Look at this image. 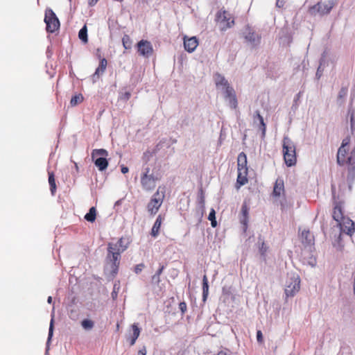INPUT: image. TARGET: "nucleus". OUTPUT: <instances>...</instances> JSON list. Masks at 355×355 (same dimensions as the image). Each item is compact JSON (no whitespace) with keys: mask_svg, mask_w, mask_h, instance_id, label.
<instances>
[{"mask_svg":"<svg viewBox=\"0 0 355 355\" xmlns=\"http://www.w3.org/2000/svg\"><path fill=\"white\" fill-rule=\"evenodd\" d=\"M96 210L94 207H91L89 209V211L86 215L85 216V220H87L89 222H94L96 219Z\"/></svg>","mask_w":355,"mask_h":355,"instance_id":"nucleus-30","label":"nucleus"},{"mask_svg":"<svg viewBox=\"0 0 355 355\" xmlns=\"http://www.w3.org/2000/svg\"><path fill=\"white\" fill-rule=\"evenodd\" d=\"M137 51L140 55L148 58L153 51L151 43L147 40H141L137 43Z\"/></svg>","mask_w":355,"mask_h":355,"instance_id":"nucleus-12","label":"nucleus"},{"mask_svg":"<svg viewBox=\"0 0 355 355\" xmlns=\"http://www.w3.org/2000/svg\"><path fill=\"white\" fill-rule=\"evenodd\" d=\"M100 66H101V68H105L106 69V66H107V60L103 58L101 60L100 62Z\"/></svg>","mask_w":355,"mask_h":355,"instance_id":"nucleus-46","label":"nucleus"},{"mask_svg":"<svg viewBox=\"0 0 355 355\" xmlns=\"http://www.w3.org/2000/svg\"><path fill=\"white\" fill-rule=\"evenodd\" d=\"M283 154L285 163L288 166H292L296 164L295 146L288 137H284L283 139Z\"/></svg>","mask_w":355,"mask_h":355,"instance_id":"nucleus-5","label":"nucleus"},{"mask_svg":"<svg viewBox=\"0 0 355 355\" xmlns=\"http://www.w3.org/2000/svg\"><path fill=\"white\" fill-rule=\"evenodd\" d=\"M146 349L145 347H143L138 352V355H146Z\"/></svg>","mask_w":355,"mask_h":355,"instance_id":"nucleus-48","label":"nucleus"},{"mask_svg":"<svg viewBox=\"0 0 355 355\" xmlns=\"http://www.w3.org/2000/svg\"><path fill=\"white\" fill-rule=\"evenodd\" d=\"M128 243L121 238L116 242L108 243L105 271L114 277L118 272L121 253L126 250Z\"/></svg>","mask_w":355,"mask_h":355,"instance_id":"nucleus-1","label":"nucleus"},{"mask_svg":"<svg viewBox=\"0 0 355 355\" xmlns=\"http://www.w3.org/2000/svg\"><path fill=\"white\" fill-rule=\"evenodd\" d=\"M83 101V96L82 94H76L73 96L71 99L70 104L71 106H76L78 104L80 103Z\"/></svg>","mask_w":355,"mask_h":355,"instance_id":"nucleus-33","label":"nucleus"},{"mask_svg":"<svg viewBox=\"0 0 355 355\" xmlns=\"http://www.w3.org/2000/svg\"><path fill=\"white\" fill-rule=\"evenodd\" d=\"M198 203L202 211H203L205 209V197L202 192H201L200 196L199 197Z\"/></svg>","mask_w":355,"mask_h":355,"instance_id":"nucleus-38","label":"nucleus"},{"mask_svg":"<svg viewBox=\"0 0 355 355\" xmlns=\"http://www.w3.org/2000/svg\"><path fill=\"white\" fill-rule=\"evenodd\" d=\"M309 263L311 265V266H312V267H313V266H315V264H316V261H315V259H313V260L309 262Z\"/></svg>","mask_w":355,"mask_h":355,"instance_id":"nucleus-54","label":"nucleus"},{"mask_svg":"<svg viewBox=\"0 0 355 355\" xmlns=\"http://www.w3.org/2000/svg\"><path fill=\"white\" fill-rule=\"evenodd\" d=\"M242 35L245 40L253 47L259 46L261 43V35L248 25L242 31Z\"/></svg>","mask_w":355,"mask_h":355,"instance_id":"nucleus-8","label":"nucleus"},{"mask_svg":"<svg viewBox=\"0 0 355 355\" xmlns=\"http://www.w3.org/2000/svg\"><path fill=\"white\" fill-rule=\"evenodd\" d=\"M333 218L338 223L345 217L343 216L342 207L340 205H336L334 208Z\"/></svg>","mask_w":355,"mask_h":355,"instance_id":"nucleus-23","label":"nucleus"},{"mask_svg":"<svg viewBox=\"0 0 355 355\" xmlns=\"http://www.w3.org/2000/svg\"><path fill=\"white\" fill-rule=\"evenodd\" d=\"M349 137L345 138L340 147L338 148L337 154V162L339 165H348V171L349 173H355V146L349 152Z\"/></svg>","mask_w":355,"mask_h":355,"instance_id":"nucleus-2","label":"nucleus"},{"mask_svg":"<svg viewBox=\"0 0 355 355\" xmlns=\"http://www.w3.org/2000/svg\"><path fill=\"white\" fill-rule=\"evenodd\" d=\"M115 289H116V285H114V291L112 293V296L113 298L116 297L117 295L116 292L115 291Z\"/></svg>","mask_w":355,"mask_h":355,"instance_id":"nucleus-53","label":"nucleus"},{"mask_svg":"<svg viewBox=\"0 0 355 355\" xmlns=\"http://www.w3.org/2000/svg\"><path fill=\"white\" fill-rule=\"evenodd\" d=\"M98 1V0H88V3L90 6H94Z\"/></svg>","mask_w":355,"mask_h":355,"instance_id":"nucleus-50","label":"nucleus"},{"mask_svg":"<svg viewBox=\"0 0 355 355\" xmlns=\"http://www.w3.org/2000/svg\"><path fill=\"white\" fill-rule=\"evenodd\" d=\"M338 225H339L340 230L347 234H351L354 231V222L347 217H345L340 220Z\"/></svg>","mask_w":355,"mask_h":355,"instance_id":"nucleus-15","label":"nucleus"},{"mask_svg":"<svg viewBox=\"0 0 355 355\" xmlns=\"http://www.w3.org/2000/svg\"><path fill=\"white\" fill-rule=\"evenodd\" d=\"M284 192V182L281 179H277L275 182L273 189V196L280 197Z\"/></svg>","mask_w":355,"mask_h":355,"instance_id":"nucleus-20","label":"nucleus"},{"mask_svg":"<svg viewBox=\"0 0 355 355\" xmlns=\"http://www.w3.org/2000/svg\"><path fill=\"white\" fill-rule=\"evenodd\" d=\"M44 21L46 24V31L53 33L60 27V21L52 10H46L45 12Z\"/></svg>","mask_w":355,"mask_h":355,"instance_id":"nucleus-11","label":"nucleus"},{"mask_svg":"<svg viewBox=\"0 0 355 355\" xmlns=\"http://www.w3.org/2000/svg\"><path fill=\"white\" fill-rule=\"evenodd\" d=\"M47 302L49 304H51L52 302V297L51 296L48 297Z\"/></svg>","mask_w":355,"mask_h":355,"instance_id":"nucleus-57","label":"nucleus"},{"mask_svg":"<svg viewBox=\"0 0 355 355\" xmlns=\"http://www.w3.org/2000/svg\"><path fill=\"white\" fill-rule=\"evenodd\" d=\"M208 219L211 221V224L213 227H215L217 225V223L216 220V212L214 209H211L208 216Z\"/></svg>","mask_w":355,"mask_h":355,"instance_id":"nucleus-34","label":"nucleus"},{"mask_svg":"<svg viewBox=\"0 0 355 355\" xmlns=\"http://www.w3.org/2000/svg\"><path fill=\"white\" fill-rule=\"evenodd\" d=\"M81 326L85 330L90 331L94 327V322L90 319H84L81 322Z\"/></svg>","mask_w":355,"mask_h":355,"instance_id":"nucleus-28","label":"nucleus"},{"mask_svg":"<svg viewBox=\"0 0 355 355\" xmlns=\"http://www.w3.org/2000/svg\"><path fill=\"white\" fill-rule=\"evenodd\" d=\"M209 294V284L208 279L206 275L203 276L202 278V299L203 301H206Z\"/></svg>","mask_w":355,"mask_h":355,"instance_id":"nucleus-27","label":"nucleus"},{"mask_svg":"<svg viewBox=\"0 0 355 355\" xmlns=\"http://www.w3.org/2000/svg\"><path fill=\"white\" fill-rule=\"evenodd\" d=\"M347 95V91L344 89H342L338 94L339 98H343Z\"/></svg>","mask_w":355,"mask_h":355,"instance_id":"nucleus-45","label":"nucleus"},{"mask_svg":"<svg viewBox=\"0 0 355 355\" xmlns=\"http://www.w3.org/2000/svg\"><path fill=\"white\" fill-rule=\"evenodd\" d=\"M93 160L94 161L96 166L101 171L105 170L108 166V162L106 157H97Z\"/></svg>","mask_w":355,"mask_h":355,"instance_id":"nucleus-22","label":"nucleus"},{"mask_svg":"<svg viewBox=\"0 0 355 355\" xmlns=\"http://www.w3.org/2000/svg\"><path fill=\"white\" fill-rule=\"evenodd\" d=\"M164 198V191H162L161 187H159L148 205V210L150 214H155L158 211L162 204Z\"/></svg>","mask_w":355,"mask_h":355,"instance_id":"nucleus-10","label":"nucleus"},{"mask_svg":"<svg viewBox=\"0 0 355 355\" xmlns=\"http://www.w3.org/2000/svg\"><path fill=\"white\" fill-rule=\"evenodd\" d=\"M249 207L246 203H243L241 207V223L245 227L248 221Z\"/></svg>","mask_w":355,"mask_h":355,"instance_id":"nucleus-24","label":"nucleus"},{"mask_svg":"<svg viewBox=\"0 0 355 355\" xmlns=\"http://www.w3.org/2000/svg\"><path fill=\"white\" fill-rule=\"evenodd\" d=\"M132 328V332H130L128 334V338L130 340V345H134L137 339L139 336L141 330L140 328L138 327L137 324H133L131 326Z\"/></svg>","mask_w":355,"mask_h":355,"instance_id":"nucleus-19","label":"nucleus"},{"mask_svg":"<svg viewBox=\"0 0 355 355\" xmlns=\"http://www.w3.org/2000/svg\"><path fill=\"white\" fill-rule=\"evenodd\" d=\"M302 243L305 248H309L311 250L314 245V237L313 234L307 230H303L301 232Z\"/></svg>","mask_w":355,"mask_h":355,"instance_id":"nucleus-16","label":"nucleus"},{"mask_svg":"<svg viewBox=\"0 0 355 355\" xmlns=\"http://www.w3.org/2000/svg\"><path fill=\"white\" fill-rule=\"evenodd\" d=\"M121 171L122 173L125 174L129 171V168L127 166H121Z\"/></svg>","mask_w":355,"mask_h":355,"instance_id":"nucleus-49","label":"nucleus"},{"mask_svg":"<svg viewBox=\"0 0 355 355\" xmlns=\"http://www.w3.org/2000/svg\"><path fill=\"white\" fill-rule=\"evenodd\" d=\"M122 42L125 49H129L131 48V40L129 36L125 35L122 39Z\"/></svg>","mask_w":355,"mask_h":355,"instance_id":"nucleus-36","label":"nucleus"},{"mask_svg":"<svg viewBox=\"0 0 355 355\" xmlns=\"http://www.w3.org/2000/svg\"><path fill=\"white\" fill-rule=\"evenodd\" d=\"M78 37L80 40H82L84 43L87 42V26H84L78 33Z\"/></svg>","mask_w":355,"mask_h":355,"instance_id":"nucleus-31","label":"nucleus"},{"mask_svg":"<svg viewBox=\"0 0 355 355\" xmlns=\"http://www.w3.org/2000/svg\"><path fill=\"white\" fill-rule=\"evenodd\" d=\"M105 70V68H101V66L99 65L93 75V81L95 82L96 78H98L99 76L104 73Z\"/></svg>","mask_w":355,"mask_h":355,"instance_id":"nucleus-35","label":"nucleus"},{"mask_svg":"<svg viewBox=\"0 0 355 355\" xmlns=\"http://www.w3.org/2000/svg\"><path fill=\"white\" fill-rule=\"evenodd\" d=\"M327 55H328L325 54L324 55V58L322 60H320V65L318 68V70H317V72L315 74L317 79H320L322 75V71L324 70V68L325 67V58Z\"/></svg>","mask_w":355,"mask_h":355,"instance_id":"nucleus-29","label":"nucleus"},{"mask_svg":"<svg viewBox=\"0 0 355 355\" xmlns=\"http://www.w3.org/2000/svg\"><path fill=\"white\" fill-rule=\"evenodd\" d=\"M257 340L259 343L263 342V334L260 330H258L257 332Z\"/></svg>","mask_w":355,"mask_h":355,"instance_id":"nucleus-42","label":"nucleus"},{"mask_svg":"<svg viewBox=\"0 0 355 355\" xmlns=\"http://www.w3.org/2000/svg\"><path fill=\"white\" fill-rule=\"evenodd\" d=\"M108 156V153L105 149H94L92 153V158L94 159L97 157H107Z\"/></svg>","mask_w":355,"mask_h":355,"instance_id":"nucleus-26","label":"nucleus"},{"mask_svg":"<svg viewBox=\"0 0 355 355\" xmlns=\"http://www.w3.org/2000/svg\"><path fill=\"white\" fill-rule=\"evenodd\" d=\"M164 266H161L159 270L156 272L155 275H158L160 276V275L162 274L163 270H164Z\"/></svg>","mask_w":355,"mask_h":355,"instance_id":"nucleus-51","label":"nucleus"},{"mask_svg":"<svg viewBox=\"0 0 355 355\" xmlns=\"http://www.w3.org/2000/svg\"><path fill=\"white\" fill-rule=\"evenodd\" d=\"M259 252H260V253H261V254L262 256H264L265 254L266 253V252H267V247L265 245L264 242L261 243V245L259 248Z\"/></svg>","mask_w":355,"mask_h":355,"instance_id":"nucleus-39","label":"nucleus"},{"mask_svg":"<svg viewBox=\"0 0 355 355\" xmlns=\"http://www.w3.org/2000/svg\"><path fill=\"white\" fill-rule=\"evenodd\" d=\"M217 355H232V354L227 350H221Z\"/></svg>","mask_w":355,"mask_h":355,"instance_id":"nucleus-47","label":"nucleus"},{"mask_svg":"<svg viewBox=\"0 0 355 355\" xmlns=\"http://www.w3.org/2000/svg\"><path fill=\"white\" fill-rule=\"evenodd\" d=\"M238 176L236 180L237 188L245 184L248 182V167L247 156L244 153H241L238 155Z\"/></svg>","mask_w":355,"mask_h":355,"instance_id":"nucleus-6","label":"nucleus"},{"mask_svg":"<svg viewBox=\"0 0 355 355\" xmlns=\"http://www.w3.org/2000/svg\"><path fill=\"white\" fill-rule=\"evenodd\" d=\"M335 6L334 0H329L324 2H319L316 5L312 6L309 11L311 15L319 14L324 15L328 14Z\"/></svg>","mask_w":355,"mask_h":355,"instance_id":"nucleus-9","label":"nucleus"},{"mask_svg":"<svg viewBox=\"0 0 355 355\" xmlns=\"http://www.w3.org/2000/svg\"><path fill=\"white\" fill-rule=\"evenodd\" d=\"M53 316H52V318L50 322L47 343H49L50 342V340L53 336Z\"/></svg>","mask_w":355,"mask_h":355,"instance_id":"nucleus-37","label":"nucleus"},{"mask_svg":"<svg viewBox=\"0 0 355 355\" xmlns=\"http://www.w3.org/2000/svg\"><path fill=\"white\" fill-rule=\"evenodd\" d=\"M350 121H351V126L352 128L353 125H354V124H353V123H354V114H353V112H352L351 114H350Z\"/></svg>","mask_w":355,"mask_h":355,"instance_id":"nucleus-52","label":"nucleus"},{"mask_svg":"<svg viewBox=\"0 0 355 355\" xmlns=\"http://www.w3.org/2000/svg\"><path fill=\"white\" fill-rule=\"evenodd\" d=\"M254 123L257 125L259 130L261 131V136L262 137H264L266 135V124L264 123L263 117L260 115L259 112L257 111L255 112V115L254 116Z\"/></svg>","mask_w":355,"mask_h":355,"instance_id":"nucleus-18","label":"nucleus"},{"mask_svg":"<svg viewBox=\"0 0 355 355\" xmlns=\"http://www.w3.org/2000/svg\"><path fill=\"white\" fill-rule=\"evenodd\" d=\"M217 24L222 31L231 28L234 24V20L232 15L226 10H220L216 15Z\"/></svg>","mask_w":355,"mask_h":355,"instance_id":"nucleus-7","label":"nucleus"},{"mask_svg":"<svg viewBox=\"0 0 355 355\" xmlns=\"http://www.w3.org/2000/svg\"><path fill=\"white\" fill-rule=\"evenodd\" d=\"M74 165H75V169H76V172H78L79 168H78L77 163L74 162Z\"/></svg>","mask_w":355,"mask_h":355,"instance_id":"nucleus-56","label":"nucleus"},{"mask_svg":"<svg viewBox=\"0 0 355 355\" xmlns=\"http://www.w3.org/2000/svg\"><path fill=\"white\" fill-rule=\"evenodd\" d=\"M214 82L216 88L220 90L223 93H225L229 89H232L227 80L221 74L216 73L214 76Z\"/></svg>","mask_w":355,"mask_h":355,"instance_id":"nucleus-13","label":"nucleus"},{"mask_svg":"<svg viewBox=\"0 0 355 355\" xmlns=\"http://www.w3.org/2000/svg\"><path fill=\"white\" fill-rule=\"evenodd\" d=\"M325 54L328 55L325 58V67L329 66V63L334 64L336 62L337 58L336 55L327 50L323 52L320 60H322L324 58V55Z\"/></svg>","mask_w":355,"mask_h":355,"instance_id":"nucleus-21","label":"nucleus"},{"mask_svg":"<svg viewBox=\"0 0 355 355\" xmlns=\"http://www.w3.org/2000/svg\"><path fill=\"white\" fill-rule=\"evenodd\" d=\"M225 101L232 109H236L237 107L238 101L234 89H229L223 93Z\"/></svg>","mask_w":355,"mask_h":355,"instance_id":"nucleus-14","label":"nucleus"},{"mask_svg":"<svg viewBox=\"0 0 355 355\" xmlns=\"http://www.w3.org/2000/svg\"><path fill=\"white\" fill-rule=\"evenodd\" d=\"M49 183L50 184L51 193L53 195L56 189V185L54 175L53 173L49 172Z\"/></svg>","mask_w":355,"mask_h":355,"instance_id":"nucleus-32","label":"nucleus"},{"mask_svg":"<svg viewBox=\"0 0 355 355\" xmlns=\"http://www.w3.org/2000/svg\"><path fill=\"white\" fill-rule=\"evenodd\" d=\"M284 6V0H277L276 1V6L277 8H282Z\"/></svg>","mask_w":355,"mask_h":355,"instance_id":"nucleus-44","label":"nucleus"},{"mask_svg":"<svg viewBox=\"0 0 355 355\" xmlns=\"http://www.w3.org/2000/svg\"><path fill=\"white\" fill-rule=\"evenodd\" d=\"M161 224H162V218H161V216H159L157 217V218L156 219V220L153 226V228H152L151 235L153 236L156 237L158 235L159 231V229L161 227Z\"/></svg>","mask_w":355,"mask_h":355,"instance_id":"nucleus-25","label":"nucleus"},{"mask_svg":"<svg viewBox=\"0 0 355 355\" xmlns=\"http://www.w3.org/2000/svg\"><path fill=\"white\" fill-rule=\"evenodd\" d=\"M179 308L182 313H184L187 311V304L185 302H180Z\"/></svg>","mask_w":355,"mask_h":355,"instance_id":"nucleus-43","label":"nucleus"},{"mask_svg":"<svg viewBox=\"0 0 355 355\" xmlns=\"http://www.w3.org/2000/svg\"><path fill=\"white\" fill-rule=\"evenodd\" d=\"M140 178L141 187L146 191H153L156 187L157 182L159 180V175L155 174L153 170L148 166L143 168Z\"/></svg>","mask_w":355,"mask_h":355,"instance_id":"nucleus-3","label":"nucleus"},{"mask_svg":"<svg viewBox=\"0 0 355 355\" xmlns=\"http://www.w3.org/2000/svg\"><path fill=\"white\" fill-rule=\"evenodd\" d=\"M144 268V264H142V263L138 264L135 268V272L137 274H139V272H141V270H143Z\"/></svg>","mask_w":355,"mask_h":355,"instance_id":"nucleus-41","label":"nucleus"},{"mask_svg":"<svg viewBox=\"0 0 355 355\" xmlns=\"http://www.w3.org/2000/svg\"><path fill=\"white\" fill-rule=\"evenodd\" d=\"M198 45V41L196 37H184V46L189 53L193 52Z\"/></svg>","mask_w":355,"mask_h":355,"instance_id":"nucleus-17","label":"nucleus"},{"mask_svg":"<svg viewBox=\"0 0 355 355\" xmlns=\"http://www.w3.org/2000/svg\"><path fill=\"white\" fill-rule=\"evenodd\" d=\"M160 282V276L158 275H154L152 277V283L155 284H158Z\"/></svg>","mask_w":355,"mask_h":355,"instance_id":"nucleus-40","label":"nucleus"},{"mask_svg":"<svg viewBox=\"0 0 355 355\" xmlns=\"http://www.w3.org/2000/svg\"><path fill=\"white\" fill-rule=\"evenodd\" d=\"M300 289V278L295 272H289L284 284V293L286 297H294Z\"/></svg>","mask_w":355,"mask_h":355,"instance_id":"nucleus-4","label":"nucleus"},{"mask_svg":"<svg viewBox=\"0 0 355 355\" xmlns=\"http://www.w3.org/2000/svg\"><path fill=\"white\" fill-rule=\"evenodd\" d=\"M130 94L129 92H125V98L126 99H128L130 98Z\"/></svg>","mask_w":355,"mask_h":355,"instance_id":"nucleus-55","label":"nucleus"}]
</instances>
